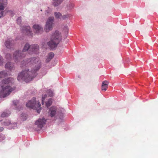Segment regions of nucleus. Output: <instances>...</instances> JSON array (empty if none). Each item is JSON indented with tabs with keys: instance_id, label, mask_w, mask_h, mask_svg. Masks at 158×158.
Masks as SVG:
<instances>
[{
	"instance_id": "obj_1",
	"label": "nucleus",
	"mask_w": 158,
	"mask_h": 158,
	"mask_svg": "<svg viewBox=\"0 0 158 158\" xmlns=\"http://www.w3.org/2000/svg\"><path fill=\"white\" fill-rule=\"evenodd\" d=\"M34 63L36 64L33 70L30 71L29 69L23 70L18 75V81L24 80L26 82L31 81L36 76V72L40 69L41 65L40 61L39 60L38 58H31L21 61L22 66H29Z\"/></svg>"
},
{
	"instance_id": "obj_2",
	"label": "nucleus",
	"mask_w": 158,
	"mask_h": 158,
	"mask_svg": "<svg viewBox=\"0 0 158 158\" xmlns=\"http://www.w3.org/2000/svg\"><path fill=\"white\" fill-rule=\"evenodd\" d=\"M14 79L12 77H9L2 80L1 83L2 89L0 92L1 97L5 98L9 95L10 93L15 89V87L10 86L14 82Z\"/></svg>"
},
{
	"instance_id": "obj_3",
	"label": "nucleus",
	"mask_w": 158,
	"mask_h": 158,
	"mask_svg": "<svg viewBox=\"0 0 158 158\" xmlns=\"http://www.w3.org/2000/svg\"><path fill=\"white\" fill-rule=\"evenodd\" d=\"M65 112V110L63 108L52 106L49 109L48 113L49 116L51 118L53 121L58 120L59 122H61Z\"/></svg>"
},
{
	"instance_id": "obj_4",
	"label": "nucleus",
	"mask_w": 158,
	"mask_h": 158,
	"mask_svg": "<svg viewBox=\"0 0 158 158\" xmlns=\"http://www.w3.org/2000/svg\"><path fill=\"white\" fill-rule=\"evenodd\" d=\"M30 45L27 43L24 46L22 51L18 50L15 51L13 54V58L15 62L18 63L22 60L25 56L27 51L30 53Z\"/></svg>"
},
{
	"instance_id": "obj_5",
	"label": "nucleus",
	"mask_w": 158,
	"mask_h": 158,
	"mask_svg": "<svg viewBox=\"0 0 158 158\" xmlns=\"http://www.w3.org/2000/svg\"><path fill=\"white\" fill-rule=\"evenodd\" d=\"M61 33L58 31L53 33L51 37L50 40L47 43V44L50 48L55 49L61 40Z\"/></svg>"
},
{
	"instance_id": "obj_6",
	"label": "nucleus",
	"mask_w": 158,
	"mask_h": 158,
	"mask_svg": "<svg viewBox=\"0 0 158 158\" xmlns=\"http://www.w3.org/2000/svg\"><path fill=\"white\" fill-rule=\"evenodd\" d=\"M26 106L36 110L37 112L38 113L40 112L42 108L39 100L36 99L35 97H33L31 100L27 102Z\"/></svg>"
},
{
	"instance_id": "obj_7",
	"label": "nucleus",
	"mask_w": 158,
	"mask_h": 158,
	"mask_svg": "<svg viewBox=\"0 0 158 158\" xmlns=\"http://www.w3.org/2000/svg\"><path fill=\"white\" fill-rule=\"evenodd\" d=\"M54 21V17H51L48 18L44 28V31L45 32H48L52 30L53 26Z\"/></svg>"
},
{
	"instance_id": "obj_8",
	"label": "nucleus",
	"mask_w": 158,
	"mask_h": 158,
	"mask_svg": "<svg viewBox=\"0 0 158 158\" xmlns=\"http://www.w3.org/2000/svg\"><path fill=\"white\" fill-rule=\"evenodd\" d=\"M46 120L44 117L40 118L35 123V125L37 126L35 130L37 131L41 129L45 124Z\"/></svg>"
},
{
	"instance_id": "obj_9",
	"label": "nucleus",
	"mask_w": 158,
	"mask_h": 158,
	"mask_svg": "<svg viewBox=\"0 0 158 158\" xmlns=\"http://www.w3.org/2000/svg\"><path fill=\"white\" fill-rule=\"evenodd\" d=\"M15 43L14 40L11 38H8L5 42V45L7 48L10 49L13 48Z\"/></svg>"
},
{
	"instance_id": "obj_10",
	"label": "nucleus",
	"mask_w": 158,
	"mask_h": 158,
	"mask_svg": "<svg viewBox=\"0 0 158 158\" xmlns=\"http://www.w3.org/2000/svg\"><path fill=\"white\" fill-rule=\"evenodd\" d=\"M22 31L23 33L28 36H32L33 33L31 30L30 27L29 26H23L22 28Z\"/></svg>"
},
{
	"instance_id": "obj_11",
	"label": "nucleus",
	"mask_w": 158,
	"mask_h": 158,
	"mask_svg": "<svg viewBox=\"0 0 158 158\" xmlns=\"http://www.w3.org/2000/svg\"><path fill=\"white\" fill-rule=\"evenodd\" d=\"M34 31L36 33L41 34L43 31L42 27L38 24H35L33 26Z\"/></svg>"
},
{
	"instance_id": "obj_12",
	"label": "nucleus",
	"mask_w": 158,
	"mask_h": 158,
	"mask_svg": "<svg viewBox=\"0 0 158 158\" xmlns=\"http://www.w3.org/2000/svg\"><path fill=\"white\" fill-rule=\"evenodd\" d=\"M47 95L46 94L43 95L42 98V103L43 105L45 102V103L46 106L48 107L51 105L52 104V98H49L48 101L45 102V99L47 98Z\"/></svg>"
},
{
	"instance_id": "obj_13",
	"label": "nucleus",
	"mask_w": 158,
	"mask_h": 158,
	"mask_svg": "<svg viewBox=\"0 0 158 158\" xmlns=\"http://www.w3.org/2000/svg\"><path fill=\"white\" fill-rule=\"evenodd\" d=\"M39 51V46L37 44L30 45V54L37 53Z\"/></svg>"
},
{
	"instance_id": "obj_14",
	"label": "nucleus",
	"mask_w": 158,
	"mask_h": 158,
	"mask_svg": "<svg viewBox=\"0 0 158 158\" xmlns=\"http://www.w3.org/2000/svg\"><path fill=\"white\" fill-rule=\"evenodd\" d=\"M5 68L6 69H7L10 71H13L15 69L14 66V64L11 62H7L5 65Z\"/></svg>"
},
{
	"instance_id": "obj_15",
	"label": "nucleus",
	"mask_w": 158,
	"mask_h": 158,
	"mask_svg": "<svg viewBox=\"0 0 158 158\" xmlns=\"http://www.w3.org/2000/svg\"><path fill=\"white\" fill-rule=\"evenodd\" d=\"M19 101L17 100H15L13 101V105L14 106L15 109L18 111H20L22 110L23 108L22 105H19Z\"/></svg>"
},
{
	"instance_id": "obj_16",
	"label": "nucleus",
	"mask_w": 158,
	"mask_h": 158,
	"mask_svg": "<svg viewBox=\"0 0 158 158\" xmlns=\"http://www.w3.org/2000/svg\"><path fill=\"white\" fill-rule=\"evenodd\" d=\"M108 82L107 81H104L102 84V90L106 91L107 88Z\"/></svg>"
},
{
	"instance_id": "obj_17",
	"label": "nucleus",
	"mask_w": 158,
	"mask_h": 158,
	"mask_svg": "<svg viewBox=\"0 0 158 158\" xmlns=\"http://www.w3.org/2000/svg\"><path fill=\"white\" fill-rule=\"evenodd\" d=\"M2 124L3 126H9L10 124H11L10 121L8 119L3 121Z\"/></svg>"
},
{
	"instance_id": "obj_18",
	"label": "nucleus",
	"mask_w": 158,
	"mask_h": 158,
	"mask_svg": "<svg viewBox=\"0 0 158 158\" xmlns=\"http://www.w3.org/2000/svg\"><path fill=\"white\" fill-rule=\"evenodd\" d=\"M11 113L9 110H6L1 115L2 117H5L8 116Z\"/></svg>"
},
{
	"instance_id": "obj_19",
	"label": "nucleus",
	"mask_w": 158,
	"mask_h": 158,
	"mask_svg": "<svg viewBox=\"0 0 158 158\" xmlns=\"http://www.w3.org/2000/svg\"><path fill=\"white\" fill-rule=\"evenodd\" d=\"M63 1V0H53V5L55 6H57L60 4Z\"/></svg>"
},
{
	"instance_id": "obj_20",
	"label": "nucleus",
	"mask_w": 158,
	"mask_h": 158,
	"mask_svg": "<svg viewBox=\"0 0 158 158\" xmlns=\"http://www.w3.org/2000/svg\"><path fill=\"white\" fill-rule=\"evenodd\" d=\"M7 74L5 71L0 72V78H3L7 76Z\"/></svg>"
},
{
	"instance_id": "obj_21",
	"label": "nucleus",
	"mask_w": 158,
	"mask_h": 158,
	"mask_svg": "<svg viewBox=\"0 0 158 158\" xmlns=\"http://www.w3.org/2000/svg\"><path fill=\"white\" fill-rule=\"evenodd\" d=\"M54 15L56 19H60L62 17V14L60 12H55L54 13Z\"/></svg>"
},
{
	"instance_id": "obj_22",
	"label": "nucleus",
	"mask_w": 158,
	"mask_h": 158,
	"mask_svg": "<svg viewBox=\"0 0 158 158\" xmlns=\"http://www.w3.org/2000/svg\"><path fill=\"white\" fill-rule=\"evenodd\" d=\"M11 124L9 126V128L10 129H15L17 127V123H11Z\"/></svg>"
},
{
	"instance_id": "obj_23",
	"label": "nucleus",
	"mask_w": 158,
	"mask_h": 158,
	"mask_svg": "<svg viewBox=\"0 0 158 158\" xmlns=\"http://www.w3.org/2000/svg\"><path fill=\"white\" fill-rule=\"evenodd\" d=\"M70 16V15L69 14H67L64 15L62 17V16L63 20H66L67 19L69 18Z\"/></svg>"
},
{
	"instance_id": "obj_24",
	"label": "nucleus",
	"mask_w": 158,
	"mask_h": 158,
	"mask_svg": "<svg viewBox=\"0 0 158 158\" xmlns=\"http://www.w3.org/2000/svg\"><path fill=\"white\" fill-rule=\"evenodd\" d=\"M68 8L69 10H71L74 7V4L71 3H69L67 5Z\"/></svg>"
},
{
	"instance_id": "obj_25",
	"label": "nucleus",
	"mask_w": 158,
	"mask_h": 158,
	"mask_svg": "<svg viewBox=\"0 0 158 158\" xmlns=\"http://www.w3.org/2000/svg\"><path fill=\"white\" fill-rule=\"evenodd\" d=\"M0 4L4 7H6L7 5V3L5 0H0Z\"/></svg>"
},
{
	"instance_id": "obj_26",
	"label": "nucleus",
	"mask_w": 158,
	"mask_h": 158,
	"mask_svg": "<svg viewBox=\"0 0 158 158\" xmlns=\"http://www.w3.org/2000/svg\"><path fill=\"white\" fill-rule=\"evenodd\" d=\"M0 4L4 7H6L7 5V3L5 0H0Z\"/></svg>"
},
{
	"instance_id": "obj_27",
	"label": "nucleus",
	"mask_w": 158,
	"mask_h": 158,
	"mask_svg": "<svg viewBox=\"0 0 158 158\" xmlns=\"http://www.w3.org/2000/svg\"><path fill=\"white\" fill-rule=\"evenodd\" d=\"M47 93L50 97H52L53 96V92L50 89L47 90Z\"/></svg>"
},
{
	"instance_id": "obj_28",
	"label": "nucleus",
	"mask_w": 158,
	"mask_h": 158,
	"mask_svg": "<svg viewBox=\"0 0 158 158\" xmlns=\"http://www.w3.org/2000/svg\"><path fill=\"white\" fill-rule=\"evenodd\" d=\"M54 56V53L52 52H50L48 53L47 57L51 60Z\"/></svg>"
},
{
	"instance_id": "obj_29",
	"label": "nucleus",
	"mask_w": 158,
	"mask_h": 158,
	"mask_svg": "<svg viewBox=\"0 0 158 158\" xmlns=\"http://www.w3.org/2000/svg\"><path fill=\"white\" fill-rule=\"evenodd\" d=\"M51 12V10L50 9L48 8L46 10H45V14L46 15H48L49 14H50Z\"/></svg>"
},
{
	"instance_id": "obj_30",
	"label": "nucleus",
	"mask_w": 158,
	"mask_h": 158,
	"mask_svg": "<svg viewBox=\"0 0 158 158\" xmlns=\"http://www.w3.org/2000/svg\"><path fill=\"white\" fill-rule=\"evenodd\" d=\"M6 58L8 60H10L11 59V56L9 53H7L6 55Z\"/></svg>"
},
{
	"instance_id": "obj_31",
	"label": "nucleus",
	"mask_w": 158,
	"mask_h": 158,
	"mask_svg": "<svg viewBox=\"0 0 158 158\" xmlns=\"http://www.w3.org/2000/svg\"><path fill=\"white\" fill-rule=\"evenodd\" d=\"M21 21H22V20H21V17H18L17 19V23L18 24H21Z\"/></svg>"
},
{
	"instance_id": "obj_32",
	"label": "nucleus",
	"mask_w": 158,
	"mask_h": 158,
	"mask_svg": "<svg viewBox=\"0 0 158 158\" xmlns=\"http://www.w3.org/2000/svg\"><path fill=\"white\" fill-rule=\"evenodd\" d=\"M68 30L69 28H68V27L67 26H65L64 27L63 31L65 32V33H67L68 32Z\"/></svg>"
},
{
	"instance_id": "obj_33",
	"label": "nucleus",
	"mask_w": 158,
	"mask_h": 158,
	"mask_svg": "<svg viewBox=\"0 0 158 158\" xmlns=\"http://www.w3.org/2000/svg\"><path fill=\"white\" fill-rule=\"evenodd\" d=\"M5 138V136L4 135L0 134V141L4 140Z\"/></svg>"
},
{
	"instance_id": "obj_34",
	"label": "nucleus",
	"mask_w": 158,
	"mask_h": 158,
	"mask_svg": "<svg viewBox=\"0 0 158 158\" xmlns=\"http://www.w3.org/2000/svg\"><path fill=\"white\" fill-rule=\"evenodd\" d=\"M3 62V59L1 56L0 55V65L2 64Z\"/></svg>"
},
{
	"instance_id": "obj_35",
	"label": "nucleus",
	"mask_w": 158,
	"mask_h": 158,
	"mask_svg": "<svg viewBox=\"0 0 158 158\" xmlns=\"http://www.w3.org/2000/svg\"><path fill=\"white\" fill-rule=\"evenodd\" d=\"M8 12H9V13H10L12 16H14V13L13 10H8Z\"/></svg>"
},
{
	"instance_id": "obj_36",
	"label": "nucleus",
	"mask_w": 158,
	"mask_h": 158,
	"mask_svg": "<svg viewBox=\"0 0 158 158\" xmlns=\"http://www.w3.org/2000/svg\"><path fill=\"white\" fill-rule=\"evenodd\" d=\"M5 7L0 4V10H3Z\"/></svg>"
},
{
	"instance_id": "obj_37",
	"label": "nucleus",
	"mask_w": 158,
	"mask_h": 158,
	"mask_svg": "<svg viewBox=\"0 0 158 158\" xmlns=\"http://www.w3.org/2000/svg\"><path fill=\"white\" fill-rule=\"evenodd\" d=\"M3 10H0V15L4 16Z\"/></svg>"
},
{
	"instance_id": "obj_38",
	"label": "nucleus",
	"mask_w": 158,
	"mask_h": 158,
	"mask_svg": "<svg viewBox=\"0 0 158 158\" xmlns=\"http://www.w3.org/2000/svg\"><path fill=\"white\" fill-rule=\"evenodd\" d=\"M51 60L50 59H49L47 57L46 60V63H48Z\"/></svg>"
},
{
	"instance_id": "obj_39",
	"label": "nucleus",
	"mask_w": 158,
	"mask_h": 158,
	"mask_svg": "<svg viewBox=\"0 0 158 158\" xmlns=\"http://www.w3.org/2000/svg\"><path fill=\"white\" fill-rule=\"evenodd\" d=\"M24 115L25 116V117L23 118V120H26V115L25 114H24Z\"/></svg>"
},
{
	"instance_id": "obj_40",
	"label": "nucleus",
	"mask_w": 158,
	"mask_h": 158,
	"mask_svg": "<svg viewBox=\"0 0 158 158\" xmlns=\"http://www.w3.org/2000/svg\"><path fill=\"white\" fill-rule=\"evenodd\" d=\"M3 130V128L2 127H0V131H2Z\"/></svg>"
},
{
	"instance_id": "obj_41",
	"label": "nucleus",
	"mask_w": 158,
	"mask_h": 158,
	"mask_svg": "<svg viewBox=\"0 0 158 158\" xmlns=\"http://www.w3.org/2000/svg\"><path fill=\"white\" fill-rule=\"evenodd\" d=\"M3 17V16H2V15H0V19L1 18H2V17Z\"/></svg>"
},
{
	"instance_id": "obj_42",
	"label": "nucleus",
	"mask_w": 158,
	"mask_h": 158,
	"mask_svg": "<svg viewBox=\"0 0 158 158\" xmlns=\"http://www.w3.org/2000/svg\"><path fill=\"white\" fill-rule=\"evenodd\" d=\"M23 114H21V115H23Z\"/></svg>"
}]
</instances>
